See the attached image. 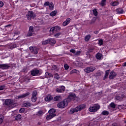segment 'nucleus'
I'll use <instances>...</instances> for the list:
<instances>
[{
  "label": "nucleus",
  "mask_w": 126,
  "mask_h": 126,
  "mask_svg": "<svg viewBox=\"0 0 126 126\" xmlns=\"http://www.w3.org/2000/svg\"><path fill=\"white\" fill-rule=\"evenodd\" d=\"M11 27V24H9L4 26L5 28H6V27Z\"/></svg>",
  "instance_id": "0e129e2a"
},
{
  "label": "nucleus",
  "mask_w": 126,
  "mask_h": 126,
  "mask_svg": "<svg viewBox=\"0 0 126 126\" xmlns=\"http://www.w3.org/2000/svg\"><path fill=\"white\" fill-rule=\"evenodd\" d=\"M49 114H50L51 115H55V116H57V114H56V109L54 108H52L48 111Z\"/></svg>",
  "instance_id": "a211bd4d"
},
{
  "label": "nucleus",
  "mask_w": 126,
  "mask_h": 126,
  "mask_svg": "<svg viewBox=\"0 0 126 126\" xmlns=\"http://www.w3.org/2000/svg\"><path fill=\"white\" fill-rule=\"evenodd\" d=\"M97 17H94L91 21L90 24H94L96 22Z\"/></svg>",
  "instance_id": "2f4dec72"
},
{
  "label": "nucleus",
  "mask_w": 126,
  "mask_h": 126,
  "mask_svg": "<svg viewBox=\"0 0 126 126\" xmlns=\"http://www.w3.org/2000/svg\"><path fill=\"white\" fill-rule=\"evenodd\" d=\"M21 118H22L21 115L19 114L16 116L15 120L16 121H19V120H20Z\"/></svg>",
  "instance_id": "58836bf2"
},
{
  "label": "nucleus",
  "mask_w": 126,
  "mask_h": 126,
  "mask_svg": "<svg viewBox=\"0 0 126 126\" xmlns=\"http://www.w3.org/2000/svg\"><path fill=\"white\" fill-rule=\"evenodd\" d=\"M77 71V70L73 69L70 71V74H72V73H76Z\"/></svg>",
  "instance_id": "6e6d98bb"
},
{
  "label": "nucleus",
  "mask_w": 126,
  "mask_h": 126,
  "mask_svg": "<svg viewBox=\"0 0 126 126\" xmlns=\"http://www.w3.org/2000/svg\"><path fill=\"white\" fill-rule=\"evenodd\" d=\"M53 99H54L53 96L51 95L50 94H48L47 96L45 97V101H46V102H50V101H52Z\"/></svg>",
  "instance_id": "2eb2a0df"
},
{
  "label": "nucleus",
  "mask_w": 126,
  "mask_h": 126,
  "mask_svg": "<svg viewBox=\"0 0 126 126\" xmlns=\"http://www.w3.org/2000/svg\"><path fill=\"white\" fill-rule=\"evenodd\" d=\"M43 111L42 110H39L38 111L37 113L36 114L37 116H42L43 115Z\"/></svg>",
  "instance_id": "79ce46f5"
},
{
  "label": "nucleus",
  "mask_w": 126,
  "mask_h": 126,
  "mask_svg": "<svg viewBox=\"0 0 126 126\" xmlns=\"http://www.w3.org/2000/svg\"><path fill=\"white\" fill-rule=\"evenodd\" d=\"M4 119V117L2 115H0V125H1L3 122V119Z\"/></svg>",
  "instance_id": "7c9ffc66"
},
{
  "label": "nucleus",
  "mask_w": 126,
  "mask_h": 126,
  "mask_svg": "<svg viewBox=\"0 0 126 126\" xmlns=\"http://www.w3.org/2000/svg\"><path fill=\"white\" fill-rule=\"evenodd\" d=\"M30 50L33 55H37L39 49L37 47L31 46L30 47Z\"/></svg>",
  "instance_id": "1a4fd4ad"
},
{
  "label": "nucleus",
  "mask_w": 126,
  "mask_h": 126,
  "mask_svg": "<svg viewBox=\"0 0 126 126\" xmlns=\"http://www.w3.org/2000/svg\"><path fill=\"white\" fill-rule=\"evenodd\" d=\"M61 96L60 95H57L56 96H55L54 98V101H60V100H61Z\"/></svg>",
  "instance_id": "c756f323"
},
{
  "label": "nucleus",
  "mask_w": 126,
  "mask_h": 126,
  "mask_svg": "<svg viewBox=\"0 0 126 126\" xmlns=\"http://www.w3.org/2000/svg\"><path fill=\"white\" fill-rule=\"evenodd\" d=\"M95 69H96V68L94 67L93 66H90L85 68L84 71L86 73H90V72H93Z\"/></svg>",
  "instance_id": "0eeeda50"
},
{
  "label": "nucleus",
  "mask_w": 126,
  "mask_h": 126,
  "mask_svg": "<svg viewBox=\"0 0 126 126\" xmlns=\"http://www.w3.org/2000/svg\"><path fill=\"white\" fill-rule=\"evenodd\" d=\"M116 12L118 14H123V13L125 12V10H124L122 8H118L116 9Z\"/></svg>",
  "instance_id": "f3484780"
},
{
  "label": "nucleus",
  "mask_w": 126,
  "mask_h": 126,
  "mask_svg": "<svg viewBox=\"0 0 126 126\" xmlns=\"http://www.w3.org/2000/svg\"><path fill=\"white\" fill-rule=\"evenodd\" d=\"M28 20H31L32 19H34L36 17V14L33 12V11H29L26 15Z\"/></svg>",
  "instance_id": "20e7f679"
},
{
  "label": "nucleus",
  "mask_w": 126,
  "mask_h": 126,
  "mask_svg": "<svg viewBox=\"0 0 126 126\" xmlns=\"http://www.w3.org/2000/svg\"><path fill=\"white\" fill-rule=\"evenodd\" d=\"M83 109H85V105L81 104L77 106L75 108H71L68 112L69 113L72 115V114H74V113H77V112L81 111V110H83Z\"/></svg>",
  "instance_id": "f257e3e1"
},
{
  "label": "nucleus",
  "mask_w": 126,
  "mask_h": 126,
  "mask_svg": "<svg viewBox=\"0 0 126 126\" xmlns=\"http://www.w3.org/2000/svg\"><path fill=\"white\" fill-rule=\"evenodd\" d=\"M50 32H52V33H55V32H56L55 27H53L50 29Z\"/></svg>",
  "instance_id": "a18cd8bd"
},
{
  "label": "nucleus",
  "mask_w": 126,
  "mask_h": 126,
  "mask_svg": "<svg viewBox=\"0 0 126 126\" xmlns=\"http://www.w3.org/2000/svg\"><path fill=\"white\" fill-rule=\"evenodd\" d=\"M110 4L112 6H117V5H119V1H114L112 2H111Z\"/></svg>",
  "instance_id": "393cba45"
},
{
  "label": "nucleus",
  "mask_w": 126,
  "mask_h": 126,
  "mask_svg": "<svg viewBox=\"0 0 126 126\" xmlns=\"http://www.w3.org/2000/svg\"><path fill=\"white\" fill-rule=\"evenodd\" d=\"M123 66H126V62L122 64Z\"/></svg>",
  "instance_id": "774afa93"
},
{
  "label": "nucleus",
  "mask_w": 126,
  "mask_h": 126,
  "mask_svg": "<svg viewBox=\"0 0 126 126\" xmlns=\"http://www.w3.org/2000/svg\"><path fill=\"white\" fill-rule=\"evenodd\" d=\"M23 72H27V70H26V68H24L23 69Z\"/></svg>",
  "instance_id": "338daca9"
},
{
  "label": "nucleus",
  "mask_w": 126,
  "mask_h": 126,
  "mask_svg": "<svg viewBox=\"0 0 126 126\" xmlns=\"http://www.w3.org/2000/svg\"><path fill=\"white\" fill-rule=\"evenodd\" d=\"M97 60H101L103 57V55L100 53H97L95 56Z\"/></svg>",
  "instance_id": "4be33fe9"
},
{
  "label": "nucleus",
  "mask_w": 126,
  "mask_h": 126,
  "mask_svg": "<svg viewBox=\"0 0 126 126\" xmlns=\"http://www.w3.org/2000/svg\"><path fill=\"white\" fill-rule=\"evenodd\" d=\"M117 76V73L115 72L113 70L111 71L110 73L109 78V79H114Z\"/></svg>",
  "instance_id": "f8f14e48"
},
{
  "label": "nucleus",
  "mask_w": 126,
  "mask_h": 126,
  "mask_svg": "<svg viewBox=\"0 0 126 126\" xmlns=\"http://www.w3.org/2000/svg\"><path fill=\"white\" fill-rule=\"evenodd\" d=\"M4 5V4L3 3V2L0 1V7H2Z\"/></svg>",
  "instance_id": "052dcab7"
},
{
  "label": "nucleus",
  "mask_w": 126,
  "mask_h": 126,
  "mask_svg": "<svg viewBox=\"0 0 126 126\" xmlns=\"http://www.w3.org/2000/svg\"><path fill=\"white\" fill-rule=\"evenodd\" d=\"M62 35V32H58L54 34V37H56V38H59V36H61Z\"/></svg>",
  "instance_id": "de8ad7c7"
},
{
  "label": "nucleus",
  "mask_w": 126,
  "mask_h": 126,
  "mask_svg": "<svg viewBox=\"0 0 126 126\" xmlns=\"http://www.w3.org/2000/svg\"><path fill=\"white\" fill-rule=\"evenodd\" d=\"M54 77L56 79H57V80H59V79H60V75H59L57 73L55 74Z\"/></svg>",
  "instance_id": "ea45409f"
},
{
  "label": "nucleus",
  "mask_w": 126,
  "mask_h": 126,
  "mask_svg": "<svg viewBox=\"0 0 126 126\" xmlns=\"http://www.w3.org/2000/svg\"><path fill=\"white\" fill-rule=\"evenodd\" d=\"M56 43H57V41H56L55 38H48V44L50 45V46H54Z\"/></svg>",
  "instance_id": "9b49d317"
},
{
  "label": "nucleus",
  "mask_w": 126,
  "mask_h": 126,
  "mask_svg": "<svg viewBox=\"0 0 126 126\" xmlns=\"http://www.w3.org/2000/svg\"><path fill=\"white\" fill-rule=\"evenodd\" d=\"M100 109V106L98 104H94L93 106H91L89 108L90 112L95 113Z\"/></svg>",
  "instance_id": "39448f33"
},
{
  "label": "nucleus",
  "mask_w": 126,
  "mask_h": 126,
  "mask_svg": "<svg viewBox=\"0 0 126 126\" xmlns=\"http://www.w3.org/2000/svg\"><path fill=\"white\" fill-rule=\"evenodd\" d=\"M4 89H5V85L0 86V91L4 90Z\"/></svg>",
  "instance_id": "c03bdc74"
},
{
  "label": "nucleus",
  "mask_w": 126,
  "mask_h": 126,
  "mask_svg": "<svg viewBox=\"0 0 126 126\" xmlns=\"http://www.w3.org/2000/svg\"><path fill=\"white\" fill-rule=\"evenodd\" d=\"M60 89H61V91H62V92H64V90H65V87L63 86H62L60 87Z\"/></svg>",
  "instance_id": "4d7b16f0"
},
{
  "label": "nucleus",
  "mask_w": 126,
  "mask_h": 126,
  "mask_svg": "<svg viewBox=\"0 0 126 126\" xmlns=\"http://www.w3.org/2000/svg\"><path fill=\"white\" fill-rule=\"evenodd\" d=\"M70 18H68L66 19L65 21H64L63 23V26H66V25H68L69 23H70Z\"/></svg>",
  "instance_id": "dca6fc26"
},
{
  "label": "nucleus",
  "mask_w": 126,
  "mask_h": 126,
  "mask_svg": "<svg viewBox=\"0 0 126 126\" xmlns=\"http://www.w3.org/2000/svg\"><path fill=\"white\" fill-rule=\"evenodd\" d=\"M110 114V112L107 110H104L101 112L102 116H108Z\"/></svg>",
  "instance_id": "5701e85b"
},
{
  "label": "nucleus",
  "mask_w": 126,
  "mask_h": 126,
  "mask_svg": "<svg viewBox=\"0 0 126 126\" xmlns=\"http://www.w3.org/2000/svg\"><path fill=\"white\" fill-rule=\"evenodd\" d=\"M32 35H33L32 32H29L27 34L28 37H31V36H32Z\"/></svg>",
  "instance_id": "8fccbe9b"
},
{
  "label": "nucleus",
  "mask_w": 126,
  "mask_h": 126,
  "mask_svg": "<svg viewBox=\"0 0 126 126\" xmlns=\"http://www.w3.org/2000/svg\"><path fill=\"white\" fill-rule=\"evenodd\" d=\"M56 14L57 11H53L50 13V16L52 17L56 16Z\"/></svg>",
  "instance_id": "4c0bfd02"
},
{
  "label": "nucleus",
  "mask_w": 126,
  "mask_h": 126,
  "mask_svg": "<svg viewBox=\"0 0 126 126\" xmlns=\"http://www.w3.org/2000/svg\"><path fill=\"white\" fill-rule=\"evenodd\" d=\"M55 29V32H59V31H61V27L60 26H56L54 27Z\"/></svg>",
  "instance_id": "c85d7f7f"
},
{
  "label": "nucleus",
  "mask_w": 126,
  "mask_h": 126,
  "mask_svg": "<svg viewBox=\"0 0 126 126\" xmlns=\"http://www.w3.org/2000/svg\"><path fill=\"white\" fill-rule=\"evenodd\" d=\"M94 50V47H91V48H89L88 51L90 53H92V52H93Z\"/></svg>",
  "instance_id": "5fc2aeb1"
},
{
  "label": "nucleus",
  "mask_w": 126,
  "mask_h": 126,
  "mask_svg": "<svg viewBox=\"0 0 126 126\" xmlns=\"http://www.w3.org/2000/svg\"><path fill=\"white\" fill-rule=\"evenodd\" d=\"M56 117V116H55V115H53V114H49V115H47L46 116V120H47L48 121H49V120H51V119H53V118Z\"/></svg>",
  "instance_id": "6ab92c4d"
},
{
  "label": "nucleus",
  "mask_w": 126,
  "mask_h": 126,
  "mask_svg": "<svg viewBox=\"0 0 126 126\" xmlns=\"http://www.w3.org/2000/svg\"><path fill=\"white\" fill-rule=\"evenodd\" d=\"M94 34H98L99 33V31H95L94 32Z\"/></svg>",
  "instance_id": "69168bd1"
},
{
  "label": "nucleus",
  "mask_w": 126,
  "mask_h": 126,
  "mask_svg": "<svg viewBox=\"0 0 126 126\" xmlns=\"http://www.w3.org/2000/svg\"><path fill=\"white\" fill-rule=\"evenodd\" d=\"M32 101L33 103H35L37 101V96H32Z\"/></svg>",
  "instance_id": "72a5a7b5"
},
{
  "label": "nucleus",
  "mask_w": 126,
  "mask_h": 126,
  "mask_svg": "<svg viewBox=\"0 0 126 126\" xmlns=\"http://www.w3.org/2000/svg\"><path fill=\"white\" fill-rule=\"evenodd\" d=\"M67 105H68L67 100H66V99H64L63 101L58 103L57 107H58V108H60V109H63V108H65Z\"/></svg>",
  "instance_id": "7ed1b4c3"
},
{
  "label": "nucleus",
  "mask_w": 126,
  "mask_h": 126,
  "mask_svg": "<svg viewBox=\"0 0 126 126\" xmlns=\"http://www.w3.org/2000/svg\"><path fill=\"white\" fill-rule=\"evenodd\" d=\"M86 55H87V57H90V52L88 50L86 52Z\"/></svg>",
  "instance_id": "680f3d73"
},
{
  "label": "nucleus",
  "mask_w": 126,
  "mask_h": 126,
  "mask_svg": "<svg viewBox=\"0 0 126 126\" xmlns=\"http://www.w3.org/2000/svg\"><path fill=\"white\" fill-rule=\"evenodd\" d=\"M13 103V102L10 99H6L4 101V104L5 106H11Z\"/></svg>",
  "instance_id": "ddd939ff"
},
{
  "label": "nucleus",
  "mask_w": 126,
  "mask_h": 126,
  "mask_svg": "<svg viewBox=\"0 0 126 126\" xmlns=\"http://www.w3.org/2000/svg\"><path fill=\"white\" fill-rule=\"evenodd\" d=\"M116 100H118L119 101H121V100H123V99H124V96L123 95H117L116 96Z\"/></svg>",
  "instance_id": "bb28decb"
},
{
  "label": "nucleus",
  "mask_w": 126,
  "mask_h": 126,
  "mask_svg": "<svg viewBox=\"0 0 126 126\" xmlns=\"http://www.w3.org/2000/svg\"><path fill=\"white\" fill-rule=\"evenodd\" d=\"M90 39H91V35L88 34L85 37V41L86 42H88V41H89Z\"/></svg>",
  "instance_id": "b1692460"
},
{
  "label": "nucleus",
  "mask_w": 126,
  "mask_h": 126,
  "mask_svg": "<svg viewBox=\"0 0 126 126\" xmlns=\"http://www.w3.org/2000/svg\"><path fill=\"white\" fill-rule=\"evenodd\" d=\"M77 98L76 94L73 93H70L67 96V99L69 101H74Z\"/></svg>",
  "instance_id": "423d86ee"
},
{
  "label": "nucleus",
  "mask_w": 126,
  "mask_h": 126,
  "mask_svg": "<svg viewBox=\"0 0 126 126\" xmlns=\"http://www.w3.org/2000/svg\"><path fill=\"white\" fill-rule=\"evenodd\" d=\"M10 67V65L8 63L0 64V68L1 69H9Z\"/></svg>",
  "instance_id": "9d476101"
},
{
  "label": "nucleus",
  "mask_w": 126,
  "mask_h": 126,
  "mask_svg": "<svg viewBox=\"0 0 126 126\" xmlns=\"http://www.w3.org/2000/svg\"><path fill=\"white\" fill-rule=\"evenodd\" d=\"M70 52L74 54V55H75V53H76V51L75 50V49H71L70 50Z\"/></svg>",
  "instance_id": "603ef678"
},
{
  "label": "nucleus",
  "mask_w": 126,
  "mask_h": 126,
  "mask_svg": "<svg viewBox=\"0 0 126 126\" xmlns=\"http://www.w3.org/2000/svg\"><path fill=\"white\" fill-rule=\"evenodd\" d=\"M93 12L94 16H97V15H98V12L97 11V9H94V10H93Z\"/></svg>",
  "instance_id": "473e14b6"
},
{
  "label": "nucleus",
  "mask_w": 126,
  "mask_h": 126,
  "mask_svg": "<svg viewBox=\"0 0 126 126\" xmlns=\"http://www.w3.org/2000/svg\"><path fill=\"white\" fill-rule=\"evenodd\" d=\"M110 106L111 108H113V109H115L116 108V104L114 102H111L110 104Z\"/></svg>",
  "instance_id": "49530a36"
},
{
  "label": "nucleus",
  "mask_w": 126,
  "mask_h": 126,
  "mask_svg": "<svg viewBox=\"0 0 126 126\" xmlns=\"http://www.w3.org/2000/svg\"><path fill=\"white\" fill-rule=\"evenodd\" d=\"M30 73L32 76H37V75H41L42 72V70L34 68L30 71Z\"/></svg>",
  "instance_id": "f03ea898"
},
{
  "label": "nucleus",
  "mask_w": 126,
  "mask_h": 126,
  "mask_svg": "<svg viewBox=\"0 0 126 126\" xmlns=\"http://www.w3.org/2000/svg\"><path fill=\"white\" fill-rule=\"evenodd\" d=\"M110 71H111V70L109 69V70H106L105 71V75L106 76H108L109 75V73H110Z\"/></svg>",
  "instance_id": "864d4df0"
},
{
  "label": "nucleus",
  "mask_w": 126,
  "mask_h": 126,
  "mask_svg": "<svg viewBox=\"0 0 126 126\" xmlns=\"http://www.w3.org/2000/svg\"><path fill=\"white\" fill-rule=\"evenodd\" d=\"M45 75L46 78H50V77H53V74L48 72H45Z\"/></svg>",
  "instance_id": "aec40b11"
},
{
  "label": "nucleus",
  "mask_w": 126,
  "mask_h": 126,
  "mask_svg": "<svg viewBox=\"0 0 126 126\" xmlns=\"http://www.w3.org/2000/svg\"><path fill=\"white\" fill-rule=\"evenodd\" d=\"M29 32H34V27L32 26H31L29 27Z\"/></svg>",
  "instance_id": "37998d69"
},
{
  "label": "nucleus",
  "mask_w": 126,
  "mask_h": 126,
  "mask_svg": "<svg viewBox=\"0 0 126 126\" xmlns=\"http://www.w3.org/2000/svg\"><path fill=\"white\" fill-rule=\"evenodd\" d=\"M104 44V42L103 41V39H99L98 40V45L99 46H102Z\"/></svg>",
  "instance_id": "a19ab883"
},
{
  "label": "nucleus",
  "mask_w": 126,
  "mask_h": 126,
  "mask_svg": "<svg viewBox=\"0 0 126 126\" xmlns=\"http://www.w3.org/2000/svg\"><path fill=\"white\" fill-rule=\"evenodd\" d=\"M41 43L42 45H48V44H49V40L47 39L46 40L42 41Z\"/></svg>",
  "instance_id": "f704fd0d"
},
{
  "label": "nucleus",
  "mask_w": 126,
  "mask_h": 126,
  "mask_svg": "<svg viewBox=\"0 0 126 126\" xmlns=\"http://www.w3.org/2000/svg\"><path fill=\"white\" fill-rule=\"evenodd\" d=\"M16 47H17V45L14 43H11L9 45V47L10 49H14L15 48H16Z\"/></svg>",
  "instance_id": "a878e982"
},
{
  "label": "nucleus",
  "mask_w": 126,
  "mask_h": 126,
  "mask_svg": "<svg viewBox=\"0 0 126 126\" xmlns=\"http://www.w3.org/2000/svg\"><path fill=\"white\" fill-rule=\"evenodd\" d=\"M52 70H55V71H59L60 68L58 67L57 65H53L52 67Z\"/></svg>",
  "instance_id": "412c9836"
},
{
  "label": "nucleus",
  "mask_w": 126,
  "mask_h": 126,
  "mask_svg": "<svg viewBox=\"0 0 126 126\" xmlns=\"http://www.w3.org/2000/svg\"><path fill=\"white\" fill-rule=\"evenodd\" d=\"M106 0H102L100 3V5H101V6H104L106 5Z\"/></svg>",
  "instance_id": "c9c22d12"
},
{
  "label": "nucleus",
  "mask_w": 126,
  "mask_h": 126,
  "mask_svg": "<svg viewBox=\"0 0 126 126\" xmlns=\"http://www.w3.org/2000/svg\"><path fill=\"white\" fill-rule=\"evenodd\" d=\"M44 6H49L50 10H54V3L50 1H45L43 4Z\"/></svg>",
  "instance_id": "6e6552de"
},
{
  "label": "nucleus",
  "mask_w": 126,
  "mask_h": 126,
  "mask_svg": "<svg viewBox=\"0 0 126 126\" xmlns=\"http://www.w3.org/2000/svg\"><path fill=\"white\" fill-rule=\"evenodd\" d=\"M80 54H81V51H78L75 52L74 56L75 57H78V56H80Z\"/></svg>",
  "instance_id": "e433bc0d"
},
{
  "label": "nucleus",
  "mask_w": 126,
  "mask_h": 126,
  "mask_svg": "<svg viewBox=\"0 0 126 126\" xmlns=\"http://www.w3.org/2000/svg\"><path fill=\"white\" fill-rule=\"evenodd\" d=\"M56 91L58 93H63V91L60 89V88H57L56 89Z\"/></svg>",
  "instance_id": "09e8293b"
},
{
  "label": "nucleus",
  "mask_w": 126,
  "mask_h": 126,
  "mask_svg": "<svg viewBox=\"0 0 126 126\" xmlns=\"http://www.w3.org/2000/svg\"><path fill=\"white\" fill-rule=\"evenodd\" d=\"M23 106H24V107H30L31 106V103L29 102H26L23 103Z\"/></svg>",
  "instance_id": "cd10ccee"
},
{
  "label": "nucleus",
  "mask_w": 126,
  "mask_h": 126,
  "mask_svg": "<svg viewBox=\"0 0 126 126\" xmlns=\"http://www.w3.org/2000/svg\"><path fill=\"white\" fill-rule=\"evenodd\" d=\"M37 91H34L32 93V96H37Z\"/></svg>",
  "instance_id": "bf43d9fd"
},
{
  "label": "nucleus",
  "mask_w": 126,
  "mask_h": 126,
  "mask_svg": "<svg viewBox=\"0 0 126 126\" xmlns=\"http://www.w3.org/2000/svg\"><path fill=\"white\" fill-rule=\"evenodd\" d=\"M30 80V77H27L25 78V81H29Z\"/></svg>",
  "instance_id": "e2e57ef3"
},
{
  "label": "nucleus",
  "mask_w": 126,
  "mask_h": 126,
  "mask_svg": "<svg viewBox=\"0 0 126 126\" xmlns=\"http://www.w3.org/2000/svg\"><path fill=\"white\" fill-rule=\"evenodd\" d=\"M25 112V109L22 108L19 110V113H24Z\"/></svg>",
  "instance_id": "13d9d810"
},
{
  "label": "nucleus",
  "mask_w": 126,
  "mask_h": 126,
  "mask_svg": "<svg viewBox=\"0 0 126 126\" xmlns=\"http://www.w3.org/2000/svg\"><path fill=\"white\" fill-rule=\"evenodd\" d=\"M29 95H30V93L28 92L26 94H23L22 95H18L17 97H18V99H22L23 98H25V97H27V96H28Z\"/></svg>",
  "instance_id": "4468645a"
},
{
  "label": "nucleus",
  "mask_w": 126,
  "mask_h": 126,
  "mask_svg": "<svg viewBox=\"0 0 126 126\" xmlns=\"http://www.w3.org/2000/svg\"><path fill=\"white\" fill-rule=\"evenodd\" d=\"M64 67L66 70H67V69H68L69 68V66H68V65L67 64H65L64 65Z\"/></svg>",
  "instance_id": "3c124183"
}]
</instances>
